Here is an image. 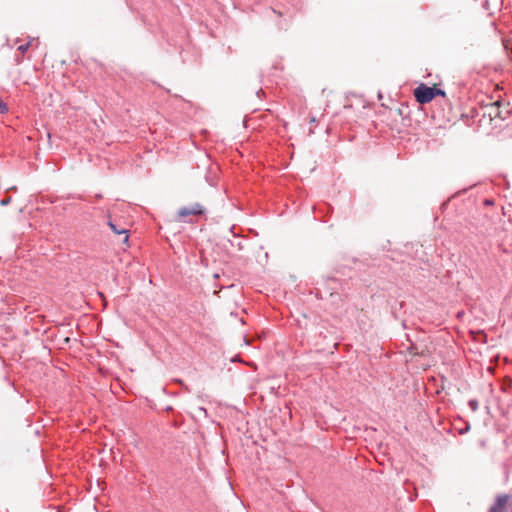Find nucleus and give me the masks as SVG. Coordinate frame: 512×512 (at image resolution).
<instances>
[{
    "instance_id": "nucleus-1",
    "label": "nucleus",
    "mask_w": 512,
    "mask_h": 512,
    "mask_svg": "<svg viewBox=\"0 0 512 512\" xmlns=\"http://www.w3.org/2000/svg\"><path fill=\"white\" fill-rule=\"evenodd\" d=\"M206 209L200 203H194L190 206H183L178 210V217L185 223H190V221L185 218L190 215L201 216L204 215Z\"/></svg>"
},
{
    "instance_id": "nucleus-2",
    "label": "nucleus",
    "mask_w": 512,
    "mask_h": 512,
    "mask_svg": "<svg viewBox=\"0 0 512 512\" xmlns=\"http://www.w3.org/2000/svg\"><path fill=\"white\" fill-rule=\"evenodd\" d=\"M414 97L420 104H427L434 99L432 87L421 83L414 90Z\"/></svg>"
},
{
    "instance_id": "nucleus-3",
    "label": "nucleus",
    "mask_w": 512,
    "mask_h": 512,
    "mask_svg": "<svg viewBox=\"0 0 512 512\" xmlns=\"http://www.w3.org/2000/svg\"><path fill=\"white\" fill-rule=\"evenodd\" d=\"M501 101L497 100L495 102L489 103L485 106V112L484 116H488L490 120H494L496 118H499L501 120H504L506 116H503L502 111L500 110Z\"/></svg>"
},
{
    "instance_id": "nucleus-4",
    "label": "nucleus",
    "mask_w": 512,
    "mask_h": 512,
    "mask_svg": "<svg viewBox=\"0 0 512 512\" xmlns=\"http://www.w3.org/2000/svg\"><path fill=\"white\" fill-rule=\"evenodd\" d=\"M108 226L110 227V229H111L115 234H117V235H122V234H124V235H125V237H124L123 242H124V243H127V242H128V240H129V235H128V230H127V228H126V227H124V226H119V225H117L116 223H114V222H113V221H111V220L108 222Z\"/></svg>"
},
{
    "instance_id": "nucleus-5",
    "label": "nucleus",
    "mask_w": 512,
    "mask_h": 512,
    "mask_svg": "<svg viewBox=\"0 0 512 512\" xmlns=\"http://www.w3.org/2000/svg\"><path fill=\"white\" fill-rule=\"evenodd\" d=\"M468 406H469V408H470L473 412H475V411H477V409H478V407H479V404H478V401H477L476 399H470V400L468 401Z\"/></svg>"
},
{
    "instance_id": "nucleus-6",
    "label": "nucleus",
    "mask_w": 512,
    "mask_h": 512,
    "mask_svg": "<svg viewBox=\"0 0 512 512\" xmlns=\"http://www.w3.org/2000/svg\"><path fill=\"white\" fill-rule=\"evenodd\" d=\"M432 90H433V96H434V98H435L436 96H438V95H440V96H445V91H443V90H441V89H439V88H437V87H435V86H433V87H432Z\"/></svg>"
},
{
    "instance_id": "nucleus-7",
    "label": "nucleus",
    "mask_w": 512,
    "mask_h": 512,
    "mask_svg": "<svg viewBox=\"0 0 512 512\" xmlns=\"http://www.w3.org/2000/svg\"><path fill=\"white\" fill-rule=\"evenodd\" d=\"M29 46H30V42L25 43V44H22V45H20V46L18 47V50H19L21 53H25V52L28 50Z\"/></svg>"
},
{
    "instance_id": "nucleus-8",
    "label": "nucleus",
    "mask_w": 512,
    "mask_h": 512,
    "mask_svg": "<svg viewBox=\"0 0 512 512\" xmlns=\"http://www.w3.org/2000/svg\"><path fill=\"white\" fill-rule=\"evenodd\" d=\"M11 202V197H6L0 201L1 206H7Z\"/></svg>"
},
{
    "instance_id": "nucleus-9",
    "label": "nucleus",
    "mask_w": 512,
    "mask_h": 512,
    "mask_svg": "<svg viewBox=\"0 0 512 512\" xmlns=\"http://www.w3.org/2000/svg\"><path fill=\"white\" fill-rule=\"evenodd\" d=\"M199 411L203 412L205 415L207 414V410L204 407H199Z\"/></svg>"
},
{
    "instance_id": "nucleus-10",
    "label": "nucleus",
    "mask_w": 512,
    "mask_h": 512,
    "mask_svg": "<svg viewBox=\"0 0 512 512\" xmlns=\"http://www.w3.org/2000/svg\"><path fill=\"white\" fill-rule=\"evenodd\" d=\"M492 203H493V202H492L491 200H489V199H486V200H485V204H486V205H491Z\"/></svg>"
},
{
    "instance_id": "nucleus-11",
    "label": "nucleus",
    "mask_w": 512,
    "mask_h": 512,
    "mask_svg": "<svg viewBox=\"0 0 512 512\" xmlns=\"http://www.w3.org/2000/svg\"><path fill=\"white\" fill-rule=\"evenodd\" d=\"M165 410H166V411H171V410H172V407H171V406H167V407L165 408Z\"/></svg>"
},
{
    "instance_id": "nucleus-12",
    "label": "nucleus",
    "mask_w": 512,
    "mask_h": 512,
    "mask_svg": "<svg viewBox=\"0 0 512 512\" xmlns=\"http://www.w3.org/2000/svg\"><path fill=\"white\" fill-rule=\"evenodd\" d=\"M469 427L463 428V431H468Z\"/></svg>"
},
{
    "instance_id": "nucleus-13",
    "label": "nucleus",
    "mask_w": 512,
    "mask_h": 512,
    "mask_svg": "<svg viewBox=\"0 0 512 512\" xmlns=\"http://www.w3.org/2000/svg\"><path fill=\"white\" fill-rule=\"evenodd\" d=\"M469 427L463 428V431H468Z\"/></svg>"
}]
</instances>
